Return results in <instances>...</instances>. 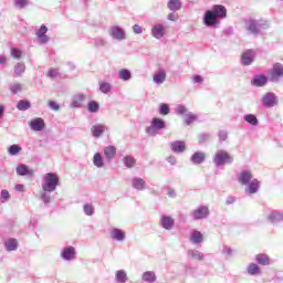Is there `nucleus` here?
Instances as JSON below:
<instances>
[{"mask_svg": "<svg viewBox=\"0 0 283 283\" xmlns=\"http://www.w3.org/2000/svg\"><path fill=\"white\" fill-rule=\"evenodd\" d=\"M59 187V175L49 172L43 176L42 191H56Z\"/></svg>", "mask_w": 283, "mask_h": 283, "instance_id": "1", "label": "nucleus"}, {"mask_svg": "<svg viewBox=\"0 0 283 283\" xmlns=\"http://www.w3.org/2000/svg\"><path fill=\"white\" fill-rule=\"evenodd\" d=\"M266 28V22L256 19H249L245 21V30L249 34L258 36L260 30Z\"/></svg>", "mask_w": 283, "mask_h": 283, "instance_id": "2", "label": "nucleus"}, {"mask_svg": "<svg viewBox=\"0 0 283 283\" xmlns=\"http://www.w3.org/2000/svg\"><path fill=\"white\" fill-rule=\"evenodd\" d=\"M233 163V156L227 150H218L214 155L216 167H224V165H231Z\"/></svg>", "mask_w": 283, "mask_h": 283, "instance_id": "3", "label": "nucleus"}, {"mask_svg": "<svg viewBox=\"0 0 283 283\" xmlns=\"http://www.w3.org/2000/svg\"><path fill=\"white\" fill-rule=\"evenodd\" d=\"M227 19V7L222 4L213 6V28H218L222 20Z\"/></svg>", "mask_w": 283, "mask_h": 283, "instance_id": "4", "label": "nucleus"}, {"mask_svg": "<svg viewBox=\"0 0 283 283\" xmlns=\"http://www.w3.org/2000/svg\"><path fill=\"white\" fill-rule=\"evenodd\" d=\"M280 78H283V64L277 62L270 70L269 81L271 83H280Z\"/></svg>", "mask_w": 283, "mask_h": 283, "instance_id": "5", "label": "nucleus"}, {"mask_svg": "<svg viewBox=\"0 0 283 283\" xmlns=\"http://www.w3.org/2000/svg\"><path fill=\"white\" fill-rule=\"evenodd\" d=\"M255 50L253 49H248L245 50L241 56H240V63L243 67H249V65H253V63L255 62Z\"/></svg>", "mask_w": 283, "mask_h": 283, "instance_id": "6", "label": "nucleus"}, {"mask_svg": "<svg viewBox=\"0 0 283 283\" xmlns=\"http://www.w3.org/2000/svg\"><path fill=\"white\" fill-rule=\"evenodd\" d=\"M165 127H166L165 120L158 117H154L151 119L150 126L146 128V134H148V136H156V134H158V129H165Z\"/></svg>", "mask_w": 283, "mask_h": 283, "instance_id": "7", "label": "nucleus"}, {"mask_svg": "<svg viewBox=\"0 0 283 283\" xmlns=\"http://www.w3.org/2000/svg\"><path fill=\"white\" fill-rule=\"evenodd\" d=\"M108 34L113 38L114 41H125V39H127L125 29L120 28L119 25L111 27L108 29Z\"/></svg>", "mask_w": 283, "mask_h": 283, "instance_id": "8", "label": "nucleus"}, {"mask_svg": "<svg viewBox=\"0 0 283 283\" xmlns=\"http://www.w3.org/2000/svg\"><path fill=\"white\" fill-rule=\"evenodd\" d=\"M60 258L64 260V262H72L76 260V248L75 247H64L60 252Z\"/></svg>", "mask_w": 283, "mask_h": 283, "instance_id": "9", "label": "nucleus"}, {"mask_svg": "<svg viewBox=\"0 0 283 283\" xmlns=\"http://www.w3.org/2000/svg\"><path fill=\"white\" fill-rule=\"evenodd\" d=\"M190 218L192 220H205V218H209V207L200 206L190 212Z\"/></svg>", "mask_w": 283, "mask_h": 283, "instance_id": "10", "label": "nucleus"}, {"mask_svg": "<svg viewBox=\"0 0 283 283\" xmlns=\"http://www.w3.org/2000/svg\"><path fill=\"white\" fill-rule=\"evenodd\" d=\"M261 103L263 107H275L277 105V96H275V93L269 92L262 96Z\"/></svg>", "mask_w": 283, "mask_h": 283, "instance_id": "11", "label": "nucleus"}, {"mask_svg": "<svg viewBox=\"0 0 283 283\" xmlns=\"http://www.w3.org/2000/svg\"><path fill=\"white\" fill-rule=\"evenodd\" d=\"M159 224L161 229H165L166 231H171L176 224V220L171 218V216L163 214L159 219Z\"/></svg>", "mask_w": 283, "mask_h": 283, "instance_id": "12", "label": "nucleus"}, {"mask_svg": "<svg viewBox=\"0 0 283 283\" xmlns=\"http://www.w3.org/2000/svg\"><path fill=\"white\" fill-rule=\"evenodd\" d=\"M237 178L240 185L247 186L250 181L253 180V174L251 170H242L237 175Z\"/></svg>", "mask_w": 283, "mask_h": 283, "instance_id": "13", "label": "nucleus"}, {"mask_svg": "<svg viewBox=\"0 0 283 283\" xmlns=\"http://www.w3.org/2000/svg\"><path fill=\"white\" fill-rule=\"evenodd\" d=\"M85 94L83 93H77L75 95H73L72 99H71V104L70 107L72 109H78V107H81L83 105V103H85Z\"/></svg>", "mask_w": 283, "mask_h": 283, "instance_id": "14", "label": "nucleus"}, {"mask_svg": "<svg viewBox=\"0 0 283 283\" xmlns=\"http://www.w3.org/2000/svg\"><path fill=\"white\" fill-rule=\"evenodd\" d=\"M189 240L191 244H195L196 247H200V244L205 242V237L202 235V232L198 230H191Z\"/></svg>", "mask_w": 283, "mask_h": 283, "instance_id": "15", "label": "nucleus"}, {"mask_svg": "<svg viewBox=\"0 0 283 283\" xmlns=\"http://www.w3.org/2000/svg\"><path fill=\"white\" fill-rule=\"evenodd\" d=\"M150 34L154 39H163V36H165V25L161 23L155 24L150 30Z\"/></svg>", "mask_w": 283, "mask_h": 283, "instance_id": "16", "label": "nucleus"}, {"mask_svg": "<svg viewBox=\"0 0 283 283\" xmlns=\"http://www.w3.org/2000/svg\"><path fill=\"white\" fill-rule=\"evenodd\" d=\"M260 191V180L252 179L249 184L245 185V193L249 196L258 193Z\"/></svg>", "mask_w": 283, "mask_h": 283, "instance_id": "17", "label": "nucleus"}, {"mask_svg": "<svg viewBox=\"0 0 283 283\" xmlns=\"http://www.w3.org/2000/svg\"><path fill=\"white\" fill-rule=\"evenodd\" d=\"M269 81L270 80L266 75L260 74L251 80V85H253L254 87H264L266 83H269Z\"/></svg>", "mask_w": 283, "mask_h": 283, "instance_id": "18", "label": "nucleus"}, {"mask_svg": "<svg viewBox=\"0 0 283 283\" xmlns=\"http://www.w3.org/2000/svg\"><path fill=\"white\" fill-rule=\"evenodd\" d=\"M130 182L133 189H136V191H145L147 189V181L143 178L134 177Z\"/></svg>", "mask_w": 283, "mask_h": 283, "instance_id": "19", "label": "nucleus"}, {"mask_svg": "<svg viewBox=\"0 0 283 283\" xmlns=\"http://www.w3.org/2000/svg\"><path fill=\"white\" fill-rule=\"evenodd\" d=\"M30 127L33 132H43L45 129V120L41 117L34 118L30 122Z\"/></svg>", "mask_w": 283, "mask_h": 283, "instance_id": "20", "label": "nucleus"}, {"mask_svg": "<svg viewBox=\"0 0 283 283\" xmlns=\"http://www.w3.org/2000/svg\"><path fill=\"white\" fill-rule=\"evenodd\" d=\"M190 160L192 165H202V163L207 160V154H205L203 151L193 153L190 157Z\"/></svg>", "mask_w": 283, "mask_h": 283, "instance_id": "21", "label": "nucleus"}, {"mask_svg": "<svg viewBox=\"0 0 283 283\" xmlns=\"http://www.w3.org/2000/svg\"><path fill=\"white\" fill-rule=\"evenodd\" d=\"M38 39L40 40V43L45 44L50 41V38H48V27L42 24L39 29V31L35 33Z\"/></svg>", "mask_w": 283, "mask_h": 283, "instance_id": "22", "label": "nucleus"}, {"mask_svg": "<svg viewBox=\"0 0 283 283\" xmlns=\"http://www.w3.org/2000/svg\"><path fill=\"white\" fill-rule=\"evenodd\" d=\"M111 238L112 240H116V242H123L125 241L126 234H125V231L118 228H115L111 230Z\"/></svg>", "mask_w": 283, "mask_h": 283, "instance_id": "23", "label": "nucleus"}, {"mask_svg": "<svg viewBox=\"0 0 283 283\" xmlns=\"http://www.w3.org/2000/svg\"><path fill=\"white\" fill-rule=\"evenodd\" d=\"M170 148L175 154H182L187 149V145L182 140H176L171 143Z\"/></svg>", "mask_w": 283, "mask_h": 283, "instance_id": "24", "label": "nucleus"}, {"mask_svg": "<svg viewBox=\"0 0 283 283\" xmlns=\"http://www.w3.org/2000/svg\"><path fill=\"white\" fill-rule=\"evenodd\" d=\"M91 134L93 138H101L105 134V125L97 124L91 127Z\"/></svg>", "mask_w": 283, "mask_h": 283, "instance_id": "25", "label": "nucleus"}, {"mask_svg": "<svg viewBox=\"0 0 283 283\" xmlns=\"http://www.w3.org/2000/svg\"><path fill=\"white\" fill-rule=\"evenodd\" d=\"M17 175L18 176H34V170L29 169L27 165L20 164L17 169Z\"/></svg>", "mask_w": 283, "mask_h": 283, "instance_id": "26", "label": "nucleus"}, {"mask_svg": "<svg viewBox=\"0 0 283 283\" xmlns=\"http://www.w3.org/2000/svg\"><path fill=\"white\" fill-rule=\"evenodd\" d=\"M167 8L170 12H178L182 10V2L180 0H168Z\"/></svg>", "mask_w": 283, "mask_h": 283, "instance_id": "27", "label": "nucleus"}, {"mask_svg": "<svg viewBox=\"0 0 283 283\" xmlns=\"http://www.w3.org/2000/svg\"><path fill=\"white\" fill-rule=\"evenodd\" d=\"M153 81L156 85H163V83L167 81V72H165V70H159V72L154 75Z\"/></svg>", "mask_w": 283, "mask_h": 283, "instance_id": "28", "label": "nucleus"}, {"mask_svg": "<svg viewBox=\"0 0 283 283\" xmlns=\"http://www.w3.org/2000/svg\"><path fill=\"white\" fill-rule=\"evenodd\" d=\"M268 219L270 222H272V224H276V222H282L283 213L277 210H274L268 216Z\"/></svg>", "mask_w": 283, "mask_h": 283, "instance_id": "29", "label": "nucleus"}, {"mask_svg": "<svg viewBox=\"0 0 283 283\" xmlns=\"http://www.w3.org/2000/svg\"><path fill=\"white\" fill-rule=\"evenodd\" d=\"M104 156L106 158V160L112 161L114 160L115 156H116V147L114 146H107L104 148Z\"/></svg>", "mask_w": 283, "mask_h": 283, "instance_id": "30", "label": "nucleus"}, {"mask_svg": "<svg viewBox=\"0 0 283 283\" xmlns=\"http://www.w3.org/2000/svg\"><path fill=\"white\" fill-rule=\"evenodd\" d=\"M143 282L154 283L157 280L156 272L154 271H146L142 275Z\"/></svg>", "mask_w": 283, "mask_h": 283, "instance_id": "31", "label": "nucleus"}, {"mask_svg": "<svg viewBox=\"0 0 283 283\" xmlns=\"http://www.w3.org/2000/svg\"><path fill=\"white\" fill-rule=\"evenodd\" d=\"M118 78L119 81H132V71H129V69H120L118 71Z\"/></svg>", "mask_w": 283, "mask_h": 283, "instance_id": "32", "label": "nucleus"}, {"mask_svg": "<svg viewBox=\"0 0 283 283\" xmlns=\"http://www.w3.org/2000/svg\"><path fill=\"white\" fill-rule=\"evenodd\" d=\"M243 120H245V123H249V125H252L253 127H258V125H260V120L258 119V116L253 114H245L243 116Z\"/></svg>", "mask_w": 283, "mask_h": 283, "instance_id": "33", "label": "nucleus"}, {"mask_svg": "<svg viewBox=\"0 0 283 283\" xmlns=\"http://www.w3.org/2000/svg\"><path fill=\"white\" fill-rule=\"evenodd\" d=\"M93 165L97 167V169H103V167H105V161L103 160V155H101V153L94 155Z\"/></svg>", "mask_w": 283, "mask_h": 283, "instance_id": "34", "label": "nucleus"}, {"mask_svg": "<svg viewBox=\"0 0 283 283\" xmlns=\"http://www.w3.org/2000/svg\"><path fill=\"white\" fill-rule=\"evenodd\" d=\"M188 258L197 260L198 262L205 260V254L198 250H188Z\"/></svg>", "mask_w": 283, "mask_h": 283, "instance_id": "35", "label": "nucleus"}, {"mask_svg": "<svg viewBox=\"0 0 283 283\" xmlns=\"http://www.w3.org/2000/svg\"><path fill=\"white\" fill-rule=\"evenodd\" d=\"M13 73L15 76H23L25 74V63L18 62L13 67Z\"/></svg>", "mask_w": 283, "mask_h": 283, "instance_id": "36", "label": "nucleus"}, {"mask_svg": "<svg viewBox=\"0 0 283 283\" xmlns=\"http://www.w3.org/2000/svg\"><path fill=\"white\" fill-rule=\"evenodd\" d=\"M255 261L262 266H269V264H271V259L266 254H258Z\"/></svg>", "mask_w": 283, "mask_h": 283, "instance_id": "37", "label": "nucleus"}, {"mask_svg": "<svg viewBox=\"0 0 283 283\" xmlns=\"http://www.w3.org/2000/svg\"><path fill=\"white\" fill-rule=\"evenodd\" d=\"M203 23L208 28L213 27V10H208L203 17Z\"/></svg>", "mask_w": 283, "mask_h": 283, "instance_id": "38", "label": "nucleus"}, {"mask_svg": "<svg viewBox=\"0 0 283 283\" xmlns=\"http://www.w3.org/2000/svg\"><path fill=\"white\" fill-rule=\"evenodd\" d=\"M115 280L117 283H126L127 282V272L125 270H118L115 273Z\"/></svg>", "mask_w": 283, "mask_h": 283, "instance_id": "39", "label": "nucleus"}, {"mask_svg": "<svg viewBox=\"0 0 283 283\" xmlns=\"http://www.w3.org/2000/svg\"><path fill=\"white\" fill-rule=\"evenodd\" d=\"M30 0H14L13 1V7L15 10H25L28 6H30Z\"/></svg>", "mask_w": 283, "mask_h": 283, "instance_id": "40", "label": "nucleus"}, {"mask_svg": "<svg viewBox=\"0 0 283 283\" xmlns=\"http://www.w3.org/2000/svg\"><path fill=\"white\" fill-rule=\"evenodd\" d=\"M248 275H260V265L250 263L247 268Z\"/></svg>", "mask_w": 283, "mask_h": 283, "instance_id": "41", "label": "nucleus"}, {"mask_svg": "<svg viewBox=\"0 0 283 283\" xmlns=\"http://www.w3.org/2000/svg\"><path fill=\"white\" fill-rule=\"evenodd\" d=\"M52 192L53 191L42 190L40 193V198L44 205H50V202H52Z\"/></svg>", "mask_w": 283, "mask_h": 283, "instance_id": "42", "label": "nucleus"}, {"mask_svg": "<svg viewBox=\"0 0 283 283\" xmlns=\"http://www.w3.org/2000/svg\"><path fill=\"white\" fill-rule=\"evenodd\" d=\"M7 251H17L19 247V242L17 239H9L4 244Z\"/></svg>", "mask_w": 283, "mask_h": 283, "instance_id": "43", "label": "nucleus"}, {"mask_svg": "<svg viewBox=\"0 0 283 283\" xmlns=\"http://www.w3.org/2000/svg\"><path fill=\"white\" fill-rule=\"evenodd\" d=\"M30 107H31L30 101H25V99H21L17 104V108L20 109V112H25L30 109Z\"/></svg>", "mask_w": 283, "mask_h": 283, "instance_id": "44", "label": "nucleus"}, {"mask_svg": "<svg viewBox=\"0 0 283 283\" xmlns=\"http://www.w3.org/2000/svg\"><path fill=\"white\" fill-rule=\"evenodd\" d=\"M123 161H124L125 167H127L128 169H132V167H134L136 165V159L129 155L125 156Z\"/></svg>", "mask_w": 283, "mask_h": 283, "instance_id": "45", "label": "nucleus"}, {"mask_svg": "<svg viewBox=\"0 0 283 283\" xmlns=\"http://www.w3.org/2000/svg\"><path fill=\"white\" fill-rule=\"evenodd\" d=\"M101 108V105L96 101H91L87 105V109L91 114H96L98 109Z\"/></svg>", "mask_w": 283, "mask_h": 283, "instance_id": "46", "label": "nucleus"}, {"mask_svg": "<svg viewBox=\"0 0 283 283\" xmlns=\"http://www.w3.org/2000/svg\"><path fill=\"white\" fill-rule=\"evenodd\" d=\"M93 44L95 48H107V40L105 38H95L93 39Z\"/></svg>", "mask_w": 283, "mask_h": 283, "instance_id": "47", "label": "nucleus"}, {"mask_svg": "<svg viewBox=\"0 0 283 283\" xmlns=\"http://www.w3.org/2000/svg\"><path fill=\"white\" fill-rule=\"evenodd\" d=\"M9 156H17L18 154H21V146L13 144L8 148Z\"/></svg>", "mask_w": 283, "mask_h": 283, "instance_id": "48", "label": "nucleus"}, {"mask_svg": "<svg viewBox=\"0 0 283 283\" xmlns=\"http://www.w3.org/2000/svg\"><path fill=\"white\" fill-rule=\"evenodd\" d=\"M94 211H95L94 205H92V203H84L83 212L85 213V216H93Z\"/></svg>", "mask_w": 283, "mask_h": 283, "instance_id": "49", "label": "nucleus"}, {"mask_svg": "<svg viewBox=\"0 0 283 283\" xmlns=\"http://www.w3.org/2000/svg\"><path fill=\"white\" fill-rule=\"evenodd\" d=\"M195 120H198V116L193 113H187L185 115V123L186 125H191V123H195Z\"/></svg>", "mask_w": 283, "mask_h": 283, "instance_id": "50", "label": "nucleus"}, {"mask_svg": "<svg viewBox=\"0 0 283 283\" xmlns=\"http://www.w3.org/2000/svg\"><path fill=\"white\" fill-rule=\"evenodd\" d=\"M99 91L103 93V94H109V92H112V85L107 82H103L101 85H99Z\"/></svg>", "mask_w": 283, "mask_h": 283, "instance_id": "51", "label": "nucleus"}, {"mask_svg": "<svg viewBox=\"0 0 283 283\" xmlns=\"http://www.w3.org/2000/svg\"><path fill=\"white\" fill-rule=\"evenodd\" d=\"M169 112H170V108H169L168 104L161 103L159 105V114L161 116H167L169 114Z\"/></svg>", "mask_w": 283, "mask_h": 283, "instance_id": "52", "label": "nucleus"}, {"mask_svg": "<svg viewBox=\"0 0 283 283\" xmlns=\"http://www.w3.org/2000/svg\"><path fill=\"white\" fill-rule=\"evenodd\" d=\"M23 90V85H21L20 83H14L10 86V92H12V94H19V92H22Z\"/></svg>", "mask_w": 283, "mask_h": 283, "instance_id": "53", "label": "nucleus"}, {"mask_svg": "<svg viewBox=\"0 0 283 283\" xmlns=\"http://www.w3.org/2000/svg\"><path fill=\"white\" fill-rule=\"evenodd\" d=\"M228 138H229V132H227V130H219L218 132L219 143H224V140H227Z\"/></svg>", "mask_w": 283, "mask_h": 283, "instance_id": "54", "label": "nucleus"}, {"mask_svg": "<svg viewBox=\"0 0 283 283\" xmlns=\"http://www.w3.org/2000/svg\"><path fill=\"white\" fill-rule=\"evenodd\" d=\"M22 54H23V52H21V50H19V49H17V48L11 49L12 59H21Z\"/></svg>", "mask_w": 283, "mask_h": 283, "instance_id": "55", "label": "nucleus"}, {"mask_svg": "<svg viewBox=\"0 0 283 283\" xmlns=\"http://www.w3.org/2000/svg\"><path fill=\"white\" fill-rule=\"evenodd\" d=\"M175 112L178 116H184V114H187V107L185 105H178Z\"/></svg>", "mask_w": 283, "mask_h": 283, "instance_id": "56", "label": "nucleus"}, {"mask_svg": "<svg viewBox=\"0 0 283 283\" xmlns=\"http://www.w3.org/2000/svg\"><path fill=\"white\" fill-rule=\"evenodd\" d=\"M46 76L49 78H56V76H59V69H51V70H49Z\"/></svg>", "mask_w": 283, "mask_h": 283, "instance_id": "57", "label": "nucleus"}, {"mask_svg": "<svg viewBox=\"0 0 283 283\" xmlns=\"http://www.w3.org/2000/svg\"><path fill=\"white\" fill-rule=\"evenodd\" d=\"M48 105L51 109H53V112H59V109H61V105H59L54 101H49Z\"/></svg>", "mask_w": 283, "mask_h": 283, "instance_id": "58", "label": "nucleus"}, {"mask_svg": "<svg viewBox=\"0 0 283 283\" xmlns=\"http://www.w3.org/2000/svg\"><path fill=\"white\" fill-rule=\"evenodd\" d=\"M133 32L134 34H143V27H140L139 24L133 25Z\"/></svg>", "mask_w": 283, "mask_h": 283, "instance_id": "59", "label": "nucleus"}, {"mask_svg": "<svg viewBox=\"0 0 283 283\" xmlns=\"http://www.w3.org/2000/svg\"><path fill=\"white\" fill-rule=\"evenodd\" d=\"M207 140H209V135H207V134L199 135V145L207 143Z\"/></svg>", "mask_w": 283, "mask_h": 283, "instance_id": "60", "label": "nucleus"}, {"mask_svg": "<svg viewBox=\"0 0 283 283\" xmlns=\"http://www.w3.org/2000/svg\"><path fill=\"white\" fill-rule=\"evenodd\" d=\"M166 160H167V163H169V165H171L172 167H174L175 165H177V163H178V159H176V157H174V156L167 157Z\"/></svg>", "mask_w": 283, "mask_h": 283, "instance_id": "61", "label": "nucleus"}, {"mask_svg": "<svg viewBox=\"0 0 283 283\" xmlns=\"http://www.w3.org/2000/svg\"><path fill=\"white\" fill-rule=\"evenodd\" d=\"M222 252H223L224 255H232L233 254V250L229 247H223Z\"/></svg>", "mask_w": 283, "mask_h": 283, "instance_id": "62", "label": "nucleus"}, {"mask_svg": "<svg viewBox=\"0 0 283 283\" xmlns=\"http://www.w3.org/2000/svg\"><path fill=\"white\" fill-rule=\"evenodd\" d=\"M168 21H178V14L171 12L167 17Z\"/></svg>", "mask_w": 283, "mask_h": 283, "instance_id": "63", "label": "nucleus"}, {"mask_svg": "<svg viewBox=\"0 0 283 283\" xmlns=\"http://www.w3.org/2000/svg\"><path fill=\"white\" fill-rule=\"evenodd\" d=\"M202 81H203V78L200 75L192 76V82H195V83H202Z\"/></svg>", "mask_w": 283, "mask_h": 283, "instance_id": "64", "label": "nucleus"}]
</instances>
